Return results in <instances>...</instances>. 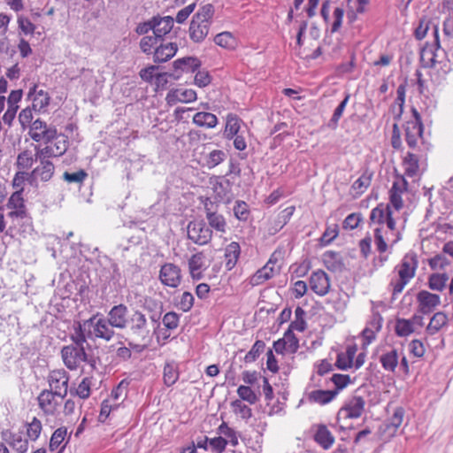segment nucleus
I'll use <instances>...</instances> for the list:
<instances>
[{
  "label": "nucleus",
  "instance_id": "1a4fd4ad",
  "mask_svg": "<svg viewBox=\"0 0 453 453\" xmlns=\"http://www.w3.org/2000/svg\"><path fill=\"white\" fill-rule=\"evenodd\" d=\"M23 188L16 190L10 196L4 209H8V217L14 219H24L27 217L25 200L22 196Z\"/></svg>",
  "mask_w": 453,
  "mask_h": 453
},
{
  "label": "nucleus",
  "instance_id": "cd10ccee",
  "mask_svg": "<svg viewBox=\"0 0 453 453\" xmlns=\"http://www.w3.org/2000/svg\"><path fill=\"white\" fill-rule=\"evenodd\" d=\"M241 255V247L237 242H232L225 248V266L227 271L234 268Z\"/></svg>",
  "mask_w": 453,
  "mask_h": 453
},
{
  "label": "nucleus",
  "instance_id": "39448f33",
  "mask_svg": "<svg viewBox=\"0 0 453 453\" xmlns=\"http://www.w3.org/2000/svg\"><path fill=\"white\" fill-rule=\"evenodd\" d=\"M69 379L68 372L64 369L51 371L47 377L49 390L55 392V395L63 400L68 393Z\"/></svg>",
  "mask_w": 453,
  "mask_h": 453
},
{
  "label": "nucleus",
  "instance_id": "dca6fc26",
  "mask_svg": "<svg viewBox=\"0 0 453 453\" xmlns=\"http://www.w3.org/2000/svg\"><path fill=\"white\" fill-rule=\"evenodd\" d=\"M309 285L314 293L323 296L326 295L330 289V280L324 271L318 270L311 273Z\"/></svg>",
  "mask_w": 453,
  "mask_h": 453
},
{
  "label": "nucleus",
  "instance_id": "680f3d73",
  "mask_svg": "<svg viewBox=\"0 0 453 453\" xmlns=\"http://www.w3.org/2000/svg\"><path fill=\"white\" fill-rule=\"evenodd\" d=\"M283 340L288 347V352L294 354L299 348V340L295 335L294 331L288 329L283 336Z\"/></svg>",
  "mask_w": 453,
  "mask_h": 453
},
{
  "label": "nucleus",
  "instance_id": "7ed1b4c3",
  "mask_svg": "<svg viewBox=\"0 0 453 453\" xmlns=\"http://www.w3.org/2000/svg\"><path fill=\"white\" fill-rule=\"evenodd\" d=\"M88 339H101L110 342L115 336V331L111 323L104 316L95 315L83 322Z\"/></svg>",
  "mask_w": 453,
  "mask_h": 453
},
{
  "label": "nucleus",
  "instance_id": "f8f14e48",
  "mask_svg": "<svg viewBox=\"0 0 453 453\" xmlns=\"http://www.w3.org/2000/svg\"><path fill=\"white\" fill-rule=\"evenodd\" d=\"M408 182L403 176H398L394 180L389 190V205L395 211H400L403 207V195L407 191Z\"/></svg>",
  "mask_w": 453,
  "mask_h": 453
},
{
  "label": "nucleus",
  "instance_id": "a211bd4d",
  "mask_svg": "<svg viewBox=\"0 0 453 453\" xmlns=\"http://www.w3.org/2000/svg\"><path fill=\"white\" fill-rule=\"evenodd\" d=\"M365 405V399L362 396L355 395L341 408L338 415H344L348 418H357L364 412Z\"/></svg>",
  "mask_w": 453,
  "mask_h": 453
},
{
  "label": "nucleus",
  "instance_id": "2eb2a0df",
  "mask_svg": "<svg viewBox=\"0 0 453 453\" xmlns=\"http://www.w3.org/2000/svg\"><path fill=\"white\" fill-rule=\"evenodd\" d=\"M424 126L419 125L418 121H407L404 126L405 142L413 150H420L419 143L422 142V134Z\"/></svg>",
  "mask_w": 453,
  "mask_h": 453
},
{
  "label": "nucleus",
  "instance_id": "6e6552de",
  "mask_svg": "<svg viewBox=\"0 0 453 453\" xmlns=\"http://www.w3.org/2000/svg\"><path fill=\"white\" fill-rule=\"evenodd\" d=\"M36 400L40 410L45 416H55L62 401L58 395H55V392L48 389L42 390Z\"/></svg>",
  "mask_w": 453,
  "mask_h": 453
},
{
  "label": "nucleus",
  "instance_id": "ea45409f",
  "mask_svg": "<svg viewBox=\"0 0 453 453\" xmlns=\"http://www.w3.org/2000/svg\"><path fill=\"white\" fill-rule=\"evenodd\" d=\"M172 97H175L177 101L181 103H192L195 102L197 98L196 92L194 89L191 88H180L176 89L173 92H170L166 99L168 103L170 104L172 101Z\"/></svg>",
  "mask_w": 453,
  "mask_h": 453
},
{
  "label": "nucleus",
  "instance_id": "8fccbe9b",
  "mask_svg": "<svg viewBox=\"0 0 453 453\" xmlns=\"http://www.w3.org/2000/svg\"><path fill=\"white\" fill-rule=\"evenodd\" d=\"M395 334L400 337H405L414 332L412 321L405 319H397L395 326Z\"/></svg>",
  "mask_w": 453,
  "mask_h": 453
},
{
  "label": "nucleus",
  "instance_id": "72a5a7b5",
  "mask_svg": "<svg viewBox=\"0 0 453 453\" xmlns=\"http://www.w3.org/2000/svg\"><path fill=\"white\" fill-rule=\"evenodd\" d=\"M314 439L323 449H329L334 442V437L325 425H319Z\"/></svg>",
  "mask_w": 453,
  "mask_h": 453
},
{
  "label": "nucleus",
  "instance_id": "393cba45",
  "mask_svg": "<svg viewBox=\"0 0 453 453\" xmlns=\"http://www.w3.org/2000/svg\"><path fill=\"white\" fill-rule=\"evenodd\" d=\"M173 24L174 19L171 16H154L153 35L160 41H164L165 35L172 31Z\"/></svg>",
  "mask_w": 453,
  "mask_h": 453
},
{
  "label": "nucleus",
  "instance_id": "423d86ee",
  "mask_svg": "<svg viewBox=\"0 0 453 453\" xmlns=\"http://www.w3.org/2000/svg\"><path fill=\"white\" fill-rule=\"evenodd\" d=\"M187 229L188 239L196 244L205 245L211 240L212 231L203 220L190 221Z\"/></svg>",
  "mask_w": 453,
  "mask_h": 453
},
{
  "label": "nucleus",
  "instance_id": "69168bd1",
  "mask_svg": "<svg viewBox=\"0 0 453 453\" xmlns=\"http://www.w3.org/2000/svg\"><path fill=\"white\" fill-rule=\"evenodd\" d=\"M91 380L89 378H83L82 380L78 385L75 389V395H78L81 399H87L89 397L91 390Z\"/></svg>",
  "mask_w": 453,
  "mask_h": 453
},
{
  "label": "nucleus",
  "instance_id": "4468645a",
  "mask_svg": "<svg viewBox=\"0 0 453 453\" xmlns=\"http://www.w3.org/2000/svg\"><path fill=\"white\" fill-rule=\"evenodd\" d=\"M129 311L127 305L119 303L114 305L107 313L106 319L113 328L126 329L128 326Z\"/></svg>",
  "mask_w": 453,
  "mask_h": 453
},
{
  "label": "nucleus",
  "instance_id": "412c9836",
  "mask_svg": "<svg viewBox=\"0 0 453 453\" xmlns=\"http://www.w3.org/2000/svg\"><path fill=\"white\" fill-rule=\"evenodd\" d=\"M3 439L17 453H27L28 450V441L22 433H12L8 430L3 432Z\"/></svg>",
  "mask_w": 453,
  "mask_h": 453
},
{
  "label": "nucleus",
  "instance_id": "0e129e2a",
  "mask_svg": "<svg viewBox=\"0 0 453 453\" xmlns=\"http://www.w3.org/2000/svg\"><path fill=\"white\" fill-rule=\"evenodd\" d=\"M34 163V158L31 151L24 150L18 155L17 166L20 169H29Z\"/></svg>",
  "mask_w": 453,
  "mask_h": 453
},
{
  "label": "nucleus",
  "instance_id": "5701e85b",
  "mask_svg": "<svg viewBox=\"0 0 453 453\" xmlns=\"http://www.w3.org/2000/svg\"><path fill=\"white\" fill-rule=\"evenodd\" d=\"M27 96L33 101V109L38 111H44L50 100L48 92L40 88L36 84L30 88Z\"/></svg>",
  "mask_w": 453,
  "mask_h": 453
},
{
  "label": "nucleus",
  "instance_id": "f3484780",
  "mask_svg": "<svg viewBox=\"0 0 453 453\" xmlns=\"http://www.w3.org/2000/svg\"><path fill=\"white\" fill-rule=\"evenodd\" d=\"M418 311L422 314L432 312L440 303V296L430 293L426 290H421L417 295Z\"/></svg>",
  "mask_w": 453,
  "mask_h": 453
},
{
  "label": "nucleus",
  "instance_id": "f03ea898",
  "mask_svg": "<svg viewBox=\"0 0 453 453\" xmlns=\"http://www.w3.org/2000/svg\"><path fill=\"white\" fill-rule=\"evenodd\" d=\"M418 266V260L416 252L411 250L402 258L400 264L395 266L398 277L392 279L389 288L392 291V299L395 300L397 296L402 293L405 286L414 278Z\"/></svg>",
  "mask_w": 453,
  "mask_h": 453
},
{
  "label": "nucleus",
  "instance_id": "13d9d810",
  "mask_svg": "<svg viewBox=\"0 0 453 453\" xmlns=\"http://www.w3.org/2000/svg\"><path fill=\"white\" fill-rule=\"evenodd\" d=\"M53 141L55 142L51 146L53 147L56 156L60 157L65 154L68 149L69 144L67 137L65 134H58L57 133V136L54 137Z\"/></svg>",
  "mask_w": 453,
  "mask_h": 453
},
{
  "label": "nucleus",
  "instance_id": "f704fd0d",
  "mask_svg": "<svg viewBox=\"0 0 453 453\" xmlns=\"http://www.w3.org/2000/svg\"><path fill=\"white\" fill-rule=\"evenodd\" d=\"M206 219L208 221V226L210 228H213L215 231L219 232L221 234L226 233V221L223 215L214 211H211L209 209H206Z\"/></svg>",
  "mask_w": 453,
  "mask_h": 453
},
{
  "label": "nucleus",
  "instance_id": "9b49d317",
  "mask_svg": "<svg viewBox=\"0 0 453 453\" xmlns=\"http://www.w3.org/2000/svg\"><path fill=\"white\" fill-rule=\"evenodd\" d=\"M62 358L67 368L75 370L82 362H87V354L84 348L65 346L61 351Z\"/></svg>",
  "mask_w": 453,
  "mask_h": 453
},
{
  "label": "nucleus",
  "instance_id": "09e8293b",
  "mask_svg": "<svg viewBox=\"0 0 453 453\" xmlns=\"http://www.w3.org/2000/svg\"><path fill=\"white\" fill-rule=\"evenodd\" d=\"M226 158V154L221 150H213L205 157V165L209 168H214L221 164Z\"/></svg>",
  "mask_w": 453,
  "mask_h": 453
},
{
  "label": "nucleus",
  "instance_id": "473e14b6",
  "mask_svg": "<svg viewBox=\"0 0 453 453\" xmlns=\"http://www.w3.org/2000/svg\"><path fill=\"white\" fill-rule=\"evenodd\" d=\"M193 123L200 127L213 128L218 125L219 120L213 113L199 111L194 115Z\"/></svg>",
  "mask_w": 453,
  "mask_h": 453
},
{
  "label": "nucleus",
  "instance_id": "e433bc0d",
  "mask_svg": "<svg viewBox=\"0 0 453 453\" xmlns=\"http://www.w3.org/2000/svg\"><path fill=\"white\" fill-rule=\"evenodd\" d=\"M274 275L273 267L265 265L261 269L257 270L250 278V284L252 287L259 286L268 280L272 279Z\"/></svg>",
  "mask_w": 453,
  "mask_h": 453
},
{
  "label": "nucleus",
  "instance_id": "774afa93",
  "mask_svg": "<svg viewBox=\"0 0 453 453\" xmlns=\"http://www.w3.org/2000/svg\"><path fill=\"white\" fill-rule=\"evenodd\" d=\"M162 322L167 329H176L179 326L180 316L174 311H169L164 315Z\"/></svg>",
  "mask_w": 453,
  "mask_h": 453
},
{
  "label": "nucleus",
  "instance_id": "a19ab883",
  "mask_svg": "<svg viewBox=\"0 0 453 453\" xmlns=\"http://www.w3.org/2000/svg\"><path fill=\"white\" fill-rule=\"evenodd\" d=\"M448 322V318L444 312L439 311L434 314L432 317L427 327L426 331L430 334H436L442 326H444Z\"/></svg>",
  "mask_w": 453,
  "mask_h": 453
},
{
  "label": "nucleus",
  "instance_id": "bb28decb",
  "mask_svg": "<svg viewBox=\"0 0 453 453\" xmlns=\"http://www.w3.org/2000/svg\"><path fill=\"white\" fill-rule=\"evenodd\" d=\"M338 394L337 390H311L306 394V399L312 403H319L320 405L330 403Z\"/></svg>",
  "mask_w": 453,
  "mask_h": 453
},
{
  "label": "nucleus",
  "instance_id": "c756f323",
  "mask_svg": "<svg viewBox=\"0 0 453 453\" xmlns=\"http://www.w3.org/2000/svg\"><path fill=\"white\" fill-rule=\"evenodd\" d=\"M40 165H37L32 171V177L35 180H40L42 181H49L54 173H55V165L51 161H39Z\"/></svg>",
  "mask_w": 453,
  "mask_h": 453
},
{
  "label": "nucleus",
  "instance_id": "bf43d9fd",
  "mask_svg": "<svg viewBox=\"0 0 453 453\" xmlns=\"http://www.w3.org/2000/svg\"><path fill=\"white\" fill-rule=\"evenodd\" d=\"M214 12V6L211 4H207L200 7V9L193 16V18L197 19L199 20L207 21L208 23L211 24Z\"/></svg>",
  "mask_w": 453,
  "mask_h": 453
},
{
  "label": "nucleus",
  "instance_id": "603ef678",
  "mask_svg": "<svg viewBox=\"0 0 453 453\" xmlns=\"http://www.w3.org/2000/svg\"><path fill=\"white\" fill-rule=\"evenodd\" d=\"M128 382L121 380L119 385L111 390V399L112 403H121L126 398L127 394Z\"/></svg>",
  "mask_w": 453,
  "mask_h": 453
},
{
  "label": "nucleus",
  "instance_id": "a18cd8bd",
  "mask_svg": "<svg viewBox=\"0 0 453 453\" xmlns=\"http://www.w3.org/2000/svg\"><path fill=\"white\" fill-rule=\"evenodd\" d=\"M160 40L153 35H145L140 41V49L146 55L153 54L155 48L159 43Z\"/></svg>",
  "mask_w": 453,
  "mask_h": 453
},
{
  "label": "nucleus",
  "instance_id": "0eeeda50",
  "mask_svg": "<svg viewBox=\"0 0 453 453\" xmlns=\"http://www.w3.org/2000/svg\"><path fill=\"white\" fill-rule=\"evenodd\" d=\"M29 135L36 142L49 143L57 136V128L49 127L46 122L37 119L30 126Z\"/></svg>",
  "mask_w": 453,
  "mask_h": 453
},
{
  "label": "nucleus",
  "instance_id": "052dcab7",
  "mask_svg": "<svg viewBox=\"0 0 453 453\" xmlns=\"http://www.w3.org/2000/svg\"><path fill=\"white\" fill-rule=\"evenodd\" d=\"M265 343L263 341H256L253 346L251 347L250 350L245 355L244 361L246 363L254 362L259 357V355L265 350Z\"/></svg>",
  "mask_w": 453,
  "mask_h": 453
},
{
  "label": "nucleus",
  "instance_id": "6ab92c4d",
  "mask_svg": "<svg viewBox=\"0 0 453 453\" xmlns=\"http://www.w3.org/2000/svg\"><path fill=\"white\" fill-rule=\"evenodd\" d=\"M211 25L207 21L199 20L192 17L188 28L190 40L196 43L203 42L209 34Z\"/></svg>",
  "mask_w": 453,
  "mask_h": 453
},
{
  "label": "nucleus",
  "instance_id": "4c0bfd02",
  "mask_svg": "<svg viewBox=\"0 0 453 453\" xmlns=\"http://www.w3.org/2000/svg\"><path fill=\"white\" fill-rule=\"evenodd\" d=\"M380 362L384 370L394 372L399 362L397 350L392 349L383 353L380 357Z\"/></svg>",
  "mask_w": 453,
  "mask_h": 453
},
{
  "label": "nucleus",
  "instance_id": "c85d7f7f",
  "mask_svg": "<svg viewBox=\"0 0 453 453\" xmlns=\"http://www.w3.org/2000/svg\"><path fill=\"white\" fill-rule=\"evenodd\" d=\"M357 351L356 344H349L345 352L337 355L336 366L341 370H347L353 366V359Z\"/></svg>",
  "mask_w": 453,
  "mask_h": 453
},
{
  "label": "nucleus",
  "instance_id": "3c124183",
  "mask_svg": "<svg viewBox=\"0 0 453 453\" xmlns=\"http://www.w3.org/2000/svg\"><path fill=\"white\" fill-rule=\"evenodd\" d=\"M164 383L167 387L173 386L179 379V371L176 365L166 364L164 367Z\"/></svg>",
  "mask_w": 453,
  "mask_h": 453
},
{
  "label": "nucleus",
  "instance_id": "20e7f679",
  "mask_svg": "<svg viewBox=\"0 0 453 453\" xmlns=\"http://www.w3.org/2000/svg\"><path fill=\"white\" fill-rule=\"evenodd\" d=\"M128 326L127 328L129 329L131 334L142 340H145L150 335V321L140 310H134L128 317Z\"/></svg>",
  "mask_w": 453,
  "mask_h": 453
},
{
  "label": "nucleus",
  "instance_id": "4d7b16f0",
  "mask_svg": "<svg viewBox=\"0 0 453 453\" xmlns=\"http://www.w3.org/2000/svg\"><path fill=\"white\" fill-rule=\"evenodd\" d=\"M233 211L235 218L241 221H246L250 217V208L244 201L237 200Z\"/></svg>",
  "mask_w": 453,
  "mask_h": 453
},
{
  "label": "nucleus",
  "instance_id": "7c9ffc66",
  "mask_svg": "<svg viewBox=\"0 0 453 453\" xmlns=\"http://www.w3.org/2000/svg\"><path fill=\"white\" fill-rule=\"evenodd\" d=\"M373 173L365 169L360 177L351 185V190L354 191V196H359L364 194L371 185Z\"/></svg>",
  "mask_w": 453,
  "mask_h": 453
},
{
  "label": "nucleus",
  "instance_id": "c03bdc74",
  "mask_svg": "<svg viewBox=\"0 0 453 453\" xmlns=\"http://www.w3.org/2000/svg\"><path fill=\"white\" fill-rule=\"evenodd\" d=\"M350 96L347 94L344 99L339 104V105L335 108L331 119L329 120L327 126L331 129H335L338 127L339 119L342 118L344 110L348 104Z\"/></svg>",
  "mask_w": 453,
  "mask_h": 453
},
{
  "label": "nucleus",
  "instance_id": "2f4dec72",
  "mask_svg": "<svg viewBox=\"0 0 453 453\" xmlns=\"http://www.w3.org/2000/svg\"><path fill=\"white\" fill-rule=\"evenodd\" d=\"M242 122V119L237 115L233 113L227 114L224 137L227 140H232L236 136L240 131Z\"/></svg>",
  "mask_w": 453,
  "mask_h": 453
},
{
  "label": "nucleus",
  "instance_id": "b1692460",
  "mask_svg": "<svg viewBox=\"0 0 453 453\" xmlns=\"http://www.w3.org/2000/svg\"><path fill=\"white\" fill-rule=\"evenodd\" d=\"M207 267L205 256L203 252H197L188 259L189 273L195 280H199L203 277V272Z\"/></svg>",
  "mask_w": 453,
  "mask_h": 453
},
{
  "label": "nucleus",
  "instance_id": "37998d69",
  "mask_svg": "<svg viewBox=\"0 0 453 453\" xmlns=\"http://www.w3.org/2000/svg\"><path fill=\"white\" fill-rule=\"evenodd\" d=\"M305 314V311L302 307L297 306L295 310V319L290 323L288 329L303 332L306 329Z\"/></svg>",
  "mask_w": 453,
  "mask_h": 453
},
{
  "label": "nucleus",
  "instance_id": "f257e3e1",
  "mask_svg": "<svg viewBox=\"0 0 453 453\" xmlns=\"http://www.w3.org/2000/svg\"><path fill=\"white\" fill-rule=\"evenodd\" d=\"M433 34L434 41L426 42L420 50V63L424 68L441 70L442 74H430L434 83L441 84L448 73L447 53L441 47L438 26H434Z\"/></svg>",
  "mask_w": 453,
  "mask_h": 453
},
{
  "label": "nucleus",
  "instance_id": "6e6d98bb",
  "mask_svg": "<svg viewBox=\"0 0 453 453\" xmlns=\"http://www.w3.org/2000/svg\"><path fill=\"white\" fill-rule=\"evenodd\" d=\"M42 429V422L35 417L29 423H27V435L31 441H35L39 438Z\"/></svg>",
  "mask_w": 453,
  "mask_h": 453
},
{
  "label": "nucleus",
  "instance_id": "58836bf2",
  "mask_svg": "<svg viewBox=\"0 0 453 453\" xmlns=\"http://www.w3.org/2000/svg\"><path fill=\"white\" fill-rule=\"evenodd\" d=\"M213 41L218 46L229 50H234L238 45L235 36L227 31L218 34Z\"/></svg>",
  "mask_w": 453,
  "mask_h": 453
},
{
  "label": "nucleus",
  "instance_id": "79ce46f5",
  "mask_svg": "<svg viewBox=\"0 0 453 453\" xmlns=\"http://www.w3.org/2000/svg\"><path fill=\"white\" fill-rule=\"evenodd\" d=\"M67 435V429L65 426L59 427L57 430L54 431L52 434L50 440V450L55 451L58 450L63 447L62 443L65 440V437Z\"/></svg>",
  "mask_w": 453,
  "mask_h": 453
},
{
  "label": "nucleus",
  "instance_id": "864d4df0",
  "mask_svg": "<svg viewBox=\"0 0 453 453\" xmlns=\"http://www.w3.org/2000/svg\"><path fill=\"white\" fill-rule=\"evenodd\" d=\"M449 277L445 273H433L429 277L428 286L432 290L442 291Z\"/></svg>",
  "mask_w": 453,
  "mask_h": 453
},
{
  "label": "nucleus",
  "instance_id": "a878e982",
  "mask_svg": "<svg viewBox=\"0 0 453 453\" xmlns=\"http://www.w3.org/2000/svg\"><path fill=\"white\" fill-rule=\"evenodd\" d=\"M422 157L420 153L407 152L403 157V165L404 168V173L408 177H415L419 173V161Z\"/></svg>",
  "mask_w": 453,
  "mask_h": 453
},
{
  "label": "nucleus",
  "instance_id": "de8ad7c7",
  "mask_svg": "<svg viewBox=\"0 0 453 453\" xmlns=\"http://www.w3.org/2000/svg\"><path fill=\"white\" fill-rule=\"evenodd\" d=\"M237 395L240 397L239 400L245 401L250 404H255L258 401V395L251 389L249 386L241 385L237 388Z\"/></svg>",
  "mask_w": 453,
  "mask_h": 453
},
{
  "label": "nucleus",
  "instance_id": "9d476101",
  "mask_svg": "<svg viewBox=\"0 0 453 453\" xmlns=\"http://www.w3.org/2000/svg\"><path fill=\"white\" fill-rule=\"evenodd\" d=\"M370 222L380 226L386 223L389 230L394 231L395 229V220L389 204L379 203L373 208L370 213Z\"/></svg>",
  "mask_w": 453,
  "mask_h": 453
},
{
  "label": "nucleus",
  "instance_id": "5fc2aeb1",
  "mask_svg": "<svg viewBox=\"0 0 453 453\" xmlns=\"http://www.w3.org/2000/svg\"><path fill=\"white\" fill-rule=\"evenodd\" d=\"M119 406V403H112L111 399H105L101 404V411L98 416L100 422H105L109 418L111 412L117 410Z\"/></svg>",
  "mask_w": 453,
  "mask_h": 453
},
{
  "label": "nucleus",
  "instance_id": "49530a36",
  "mask_svg": "<svg viewBox=\"0 0 453 453\" xmlns=\"http://www.w3.org/2000/svg\"><path fill=\"white\" fill-rule=\"evenodd\" d=\"M230 406L233 412L240 416L242 419L247 420L252 417V410L239 399L232 401Z\"/></svg>",
  "mask_w": 453,
  "mask_h": 453
},
{
  "label": "nucleus",
  "instance_id": "c9c22d12",
  "mask_svg": "<svg viewBox=\"0 0 453 453\" xmlns=\"http://www.w3.org/2000/svg\"><path fill=\"white\" fill-rule=\"evenodd\" d=\"M323 262L326 267L334 273L341 272L344 267L340 255L334 251H326L323 255Z\"/></svg>",
  "mask_w": 453,
  "mask_h": 453
},
{
  "label": "nucleus",
  "instance_id": "ddd939ff",
  "mask_svg": "<svg viewBox=\"0 0 453 453\" xmlns=\"http://www.w3.org/2000/svg\"><path fill=\"white\" fill-rule=\"evenodd\" d=\"M159 279L164 285L177 288L181 282L180 268L174 264L166 263L161 266Z\"/></svg>",
  "mask_w": 453,
  "mask_h": 453
},
{
  "label": "nucleus",
  "instance_id": "aec40b11",
  "mask_svg": "<svg viewBox=\"0 0 453 453\" xmlns=\"http://www.w3.org/2000/svg\"><path fill=\"white\" fill-rule=\"evenodd\" d=\"M178 50L176 42H165L160 41L153 52L155 63H165L175 56Z\"/></svg>",
  "mask_w": 453,
  "mask_h": 453
},
{
  "label": "nucleus",
  "instance_id": "338daca9",
  "mask_svg": "<svg viewBox=\"0 0 453 453\" xmlns=\"http://www.w3.org/2000/svg\"><path fill=\"white\" fill-rule=\"evenodd\" d=\"M88 173L81 169L74 173L65 172L63 174V179L68 183H78L81 184L87 178Z\"/></svg>",
  "mask_w": 453,
  "mask_h": 453
},
{
  "label": "nucleus",
  "instance_id": "e2e57ef3",
  "mask_svg": "<svg viewBox=\"0 0 453 453\" xmlns=\"http://www.w3.org/2000/svg\"><path fill=\"white\" fill-rule=\"evenodd\" d=\"M219 432L220 434H223L226 436L225 439L227 440V443H230L232 446L235 447L238 445V437L236 435V433L234 429L229 427L226 423H222L219 426Z\"/></svg>",
  "mask_w": 453,
  "mask_h": 453
},
{
  "label": "nucleus",
  "instance_id": "4be33fe9",
  "mask_svg": "<svg viewBox=\"0 0 453 453\" xmlns=\"http://www.w3.org/2000/svg\"><path fill=\"white\" fill-rule=\"evenodd\" d=\"M174 78L179 79L182 73H194L201 65L198 58L194 57H185L178 58L173 62Z\"/></svg>",
  "mask_w": 453,
  "mask_h": 453
}]
</instances>
